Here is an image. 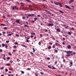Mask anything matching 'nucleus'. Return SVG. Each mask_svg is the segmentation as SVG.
<instances>
[{
    "label": "nucleus",
    "mask_w": 76,
    "mask_h": 76,
    "mask_svg": "<svg viewBox=\"0 0 76 76\" xmlns=\"http://www.w3.org/2000/svg\"><path fill=\"white\" fill-rule=\"evenodd\" d=\"M66 53L67 54H66V56L67 57H69L70 56V54H72L73 53V51L69 50V51H66Z\"/></svg>",
    "instance_id": "obj_1"
},
{
    "label": "nucleus",
    "mask_w": 76,
    "mask_h": 76,
    "mask_svg": "<svg viewBox=\"0 0 76 76\" xmlns=\"http://www.w3.org/2000/svg\"><path fill=\"white\" fill-rule=\"evenodd\" d=\"M54 3L56 5H57V6H58V5H59V4L60 3H59L58 2H56V1H54Z\"/></svg>",
    "instance_id": "obj_2"
},
{
    "label": "nucleus",
    "mask_w": 76,
    "mask_h": 76,
    "mask_svg": "<svg viewBox=\"0 0 76 76\" xmlns=\"http://www.w3.org/2000/svg\"><path fill=\"white\" fill-rule=\"evenodd\" d=\"M28 16H29V17H32V16H35V15L34 14H29L28 15Z\"/></svg>",
    "instance_id": "obj_3"
},
{
    "label": "nucleus",
    "mask_w": 76,
    "mask_h": 76,
    "mask_svg": "<svg viewBox=\"0 0 76 76\" xmlns=\"http://www.w3.org/2000/svg\"><path fill=\"white\" fill-rule=\"evenodd\" d=\"M18 9V8H17V6H15L14 7H13V8H12V10H14V9Z\"/></svg>",
    "instance_id": "obj_4"
},
{
    "label": "nucleus",
    "mask_w": 76,
    "mask_h": 76,
    "mask_svg": "<svg viewBox=\"0 0 76 76\" xmlns=\"http://www.w3.org/2000/svg\"><path fill=\"white\" fill-rule=\"evenodd\" d=\"M56 31L58 32H61V30H60L59 28H57L56 29Z\"/></svg>",
    "instance_id": "obj_5"
},
{
    "label": "nucleus",
    "mask_w": 76,
    "mask_h": 76,
    "mask_svg": "<svg viewBox=\"0 0 76 76\" xmlns=\"http://www.w3.org/2000/svg\"><path fill=\"white\" fill-rule=\"evenodd\" d=\"M67 48L68 49H71V48H72V47H71V46L70 45H69L67 46Z\"/></svg>",
    "instance_id": "obj_6"
},
{
    "label": "nucleus",
    "mask_w": 76,
    "mask_h": 76,
    "mask_svg": "<svg viewBox=\"0 0 76 76\" xmlns=\"http://www.w3.org/2000/svg\"><path fill=\"white\" fill-rule=\"evenodd\" d=\"M65 7H66V8H67V9H71L70 7H68V6L67 5H65Z\"/></svg>",
    "instance_id": "obj_7"
},
{
    "label": "nucleus",
    "mask_w": 76,
    "mask_h": 76,
    "mask_svg": "<svg viewBox=\"0 0 76 76\" xmlns=\"http://www.w3.org/2000/svg\"><path fill=\"white\" fill-rule=\"evenodd\" d=\"M16 23H18V24H20V22H19V20H16Z\"/></svg>",
    "instance_id": "obj_8"
},
{
    "label": "nucleus",
    "mask_w": 76,
    "mask_h": 76,
    "mask_svg": "<svg viewBox=\"0 0 76 76\" xmlns=\"http://www.w3.org/2000/svg\"><path fill=\"white\" fill-rule=\"evenodd\" d=\"M75 1V0H71L69 1V3H73V1Z\"/></svg>",
    "instance_id": "obj_9"
},
{
    "label": "nucleus",
    "mask_w": 76,
    "mask_h": 76,
    "mask_svg": "<svg viewBox=\"0 0 76 76\" xmlns=\"http://www.w3.org/2000/svg\"><path fill=\"white\" fill-rule=\"evenodd\" d=\"M55 44L56 46H57V47L58 46L60 47V45L59 44V43H56Z\"/></svg>",
    "instance_id": "obj_10"
},
{
    "label": "nucleus",
    "mask_w": 76,
    "mask_h": 76,
    "mask_svg": "<svg viewBox=\"0 0 76 76\" xmlns=\"http://www.w3.org/2000/svg\"><path fill=\"white\" fill-rule=\"evenodd\" d=\"M48 26H54V24H49L48 25Z\"/></svg>",
    "instance_id": "obj_11"
},
{
    "label": "nucleus",
    "mask_w": 76,
    "mask_h": 76,
    "mask_svg": "<svg viewBox=\"0 0 76 76\" xmlns=\"http://www.w3.org/2000/svg\"><path fill=\"white\" fill-rule=\"evenodd\" d=\"M21 46H22L23 47H25V48H27V47L25 46V45H23L22 44L21 45Z\"/></svg>",
    "instance_id": "obj_12"
},
{
    "label": "nucleus",
    "mask_w": 76,
    "mask_h": 76,
    "mask_svg": "<svg viewBox=\"0 0 76 76\" xmlns=\"http://www.w3.org/2000/svg\"><path fill=\"white\" fill-rule=\"evenodd\" d=\"M10 63L6 64V66H10Z\"/></svg>",
    "instance_id": "obj_13"
},
{
    "label": "nucleus",
    "mask_w": 76,
    "mask_h": 76,
    "mask_svg": "<svg viewBox=\"0 0 76 76\" xmlns=\"http://www.w3.org/2000/svg\"><path fill=\"white\" fill-rule=\"evenodd\" d=\"M59 5L60 7H63V5H62V4H60V3L59 4Z\"/></svg>",
    "instance_id": "obj_14"
},
{
    "label": "nucleus",
    "mask_w": 76,
    "mask_h": 76,
    "mask_svg": "<svg viewBox=\"0 0 76 76\" xmlns=\"http://www.w3.org/2000/svg\"><path fill=\"white\" fill-rule=\"evenodd\" d=\"M70 64V67H72V64H73V63L72 62H71Z\"/></svg>",
    "instance_id": "obj_15"
},
{
    "label": "nucleus",
    "mask_w": 76,
    "mask_h": 76,
    "mask_svg": "<svg viewBox=\"0 0 76 76\" xmlns=\"http://www.w3.org/2000/svg\"><path fill=\"white\" fill-rule=\"evenodd\" d=\"M61 33L63 35L64 37L65 36V35H64V33H63V31H61Z\"/></svg>",
    "instance_id": "obj_16"
},
{
    "label": "nucleus",
    "mask_w": 76,
    "mask_h": 76,
    "mask_svg": "<svg viewBox=\"0 0 76 76\" xmlns=\"http://www.w3.org/2000/svg\"><path fill=\"white\" fill-rule=\"evenodd\" d=\"M1 45L2 46V47H4L5 46V45H4V43L2 44Z\"/></svg>",
    "instance_id": "obj_17"
},
{
    "label": "nucleus",
    "mask_w": 76,
    "mask_h": 76,
    "mask_svg": "<svg viewBox=\"0 0 76 76\" xmlns=\"http://www.w3.org/2000/svg\"><path fill=\"white\" fill-rule=\"evenodd\" d=\"M5 48H7H7L8 47V46H7V45H5Z\"/></svg>",
    "instance_id": "obj_18"
},
{
    "label": "nucleus",
    "mask_w": 76,
    "mask_h": 76,
    "mask_svg": "<svg viewBox=\"0 0 76 76\" xmlns=\"http://www.w3.org/2000/svg\"><path fill=\"white\" fill-rule=\"evenodd\" d=\"M73 53V54H70V56H73V55H74V54H76V53L75 52H74Z\"/></svg>",
    "instance_id": "obj_19"
},
{
    "label": "nucleus",
    "mask_w": 76,
    "mask_h": 76,
    "mask_svg": "<svg viewBox=\"0 0 76 76\" xmlns=\"http://www.w3.org/2000/svg\"><path fill=\"white\" fill-rule=\"evenodd\" d=\"M26 1L27 2H28V3L31 2V1L29 0H26Z\"/></svg>",
    "instance_id": "obj_20"
},
{
    "label": "nucleus",
    "mask_w": 76,
    "mask_h": 76,
    "mask_svg": "<svg viewBox=\"0 0 76 76\" xmlns=\"http://www.w3.org/2000/svg\"><path fill=\"white\" fill-rule=\"evenodd\" d=\"M1 26H6V25H5L4 24H1L0 25Z\"/></svg>",
    "instance_id": "obj_21"
},
{
    "label": "nucleus",
    "mask_w": 76,
    "mask_h": 76,
    "mask_svg": "<svg viewBox=\"0 0 76 76\" xmlns=\"http://www.w3.org/2000/svg\"><path fill=\"white\" fill-rule=\"evenodd\" d=\"M13 48H14V49H15V48H17V46H14L13 47Z\"/></svg>",
    "instance_id": "obj_22"
},
{
    "label": "nucleus",
    "mask_w": 76,
    "mask_h": 76,
    "mask_svg": "<svg viewBox=\"0 0 76 76\" xmlns=\"http://www.w3.org/2000/svg\"><path fill=\"white\" fill-rule=\"evenodd\" d=\"M68 34H69V35H71L72 34V33L70 32H68Z\"/></svg>",
    "instance_id": "obj_23"
},
{
    "label": "nucleus",
    "mask_w": 76,
    "mask_h": 76,
    "mask_svg": "<svg viewBox=\"0 0 76 76\" xmlns=\"http://www.w3.org/2000/svg\"><path fill=\"white\" fill-rule=\"evenodd\" d=\"M34 19V21H36L38 19L37 18H35Z\"/></svg>",
    "instance_id": "obj_24"
},
{
    "label": "nucleus",
    "mask_w": 76,
    "mask_h": 76,
    "mask_svg": "<svg viewBox=\"0 0 76 76\" xmlns=\"http://www.w3.org/2000/svg\"><path fill=\"white\" fill-rule=\"evenodd\" d=\"M59 12H60V13H63V12L61 10H59Z\"/></svg>",
    "instance_id": "obj_25"
},
{
    "label": "nucleus",
    "mask_w": 76,
    "mask_h": 76,
    "mask_svg": "<svg viewBox=\"0 0 76 76\" xmlns=\"http://www.w3.org/2000/svg\"><path fill=\"white\" fill-rule=\"evenodd\" d=\"M12 35V34H8L7 35L8 37H9V36H11Z\"/></svg>",
    "instance_id": "obj_26"
},
{
    "label": "nucleus",
    "mask_w": 76,
    "mask_h": 76,
    "mask_svg": "<svg viewBox=\"0 0 76 76\" xmlns=\"http://www.w3.org/2000/svg\"><path fill=\"white\" fill-rule=\"evenodd\" d=\"M20 72H21V73L22 74H24V72H23V71H20Z\"/></svg>",
    "instance_id": "obj_27"
},
{
    "label": "nucleus",
    "mask_w": 76,
    "mask_h": 76,
    "mask_svg": "<svg viewBox=\"0 0 76 76\" xmlns=\"http://www.w3.org/2000/svg\"><path fill=\"white\" fill-rule=\"evenodd\" d=\"M41 42H39L38 43V44L39 45H41Z\"/></svg>",
    "instance_id": "obj_28"
},
{
    "label": "nucleus",
    "mask_w": 76,
    "mask_h": 76,
    "mask_svg": "<svg viewBox=\"0 0 76 76\" xmlns=\"http://www.w3.org/2000/svg\"><path fill=\"white\" fill-rule=\"evenodd\" d=\"M48 66V67L49 68H50V69H52V67H51V66Z\"/></svg>",
    "instance_id": "obj_29"
},
{
    "label": "nucleus",
    "mask_w": 76,
    "mask_h": 76,
    "mask_svg": "<svg viewBox=\"0 0 76 76\" xmlns=\"http://www.w3.org/2000/svg\"><path fill=\"white\" fill-rule=\"evenodd\" d=\"M33 52L34 53H35V48H33Z\"/></svg>",
    "instance_id": "obj_30"
},
{
    "label": "nucleus",
    "mask_w": 76,
    "mask_h": 76,
    "mask_svg": "<svg viewBox=\"0 0 76 76\" xmlns=\"http://www.w3.org/2000/svg\"><path fill=\"white\" fill-rule=\"evenodd\" d=\"M51 46H49L48 47V49L50 50V49H51Z\"/></svg>",
    "instance_id": "obj_31"
},
{
    "label": "nucleus",
    "mask_w": 76,
    "mask_h": 76,
    "mask_svg": "<svg viewBox=\"0 0 76 76\" xmlns=\"http://www.w3.org/2000/svg\"><path fill=\"white\" fill-rule=\"evenodd\" d=\"M10 63H12H12H13V61H12V60H10Z\"/></svg>",
    "instance_id": "obj_32"
},
{
    "label": "nucleus",
    "mask_w": 76,
    "mask_h": 76,
    "mask_svg": "<svg viewBox=\"0 0 76 76\" xmlns=\"http://www.w3.org/2000/svg\"><path fill=\"white\" fill-rule=\"evenodd\" d=\"M31 69L30 68H28L27 69V70H30Z\"/></svg>",
    "instance_id": "obj_33"
},
{
    "label": "nucleus",
    "mask_w": 76,
    "mask_h": 76,
    "mask_svg": "<svg viewBox=\"0 0 76 76\" xmlns=\"http://www.w3.org/2000/svg\"><path fill=\"white\" fill-rule=\"evenodd\" d=\"M4 69V66H3L2 67H1V70H3Z\"/></svg>",
    "instance_id": "obj_34"
},
{
    "label": "nucleus",
    "mask_w": 76,
    "mask_h": 76,
    "mask_svg": "<svg viewBox=\"0 0 76 76\" xmlns=\"http://www.w3.org/2000/svg\"><path fill=\"white\" fill-rule=\"evenodd\" d=\"M24 26H25V27H28V26H28V25H25Z\"/></svg>",
    "instance_id": "obj_35"
},
{
    "label": "nucleus",
    "mask_w": 76,
    "mask_h": 76,
    "mask_svg": "<svg viewBox=\"0 0 76 76\" xmlns=\"http://www.w3.org/2000/svg\"><path fill=\"white\" fill-rule=\"evenodd\" d=\"M17 61H18V62H19V61H20V60L19 59H17Z\"/></svg>",
    "instance_id": "obj_36"
},
{
    "label": "nucleus",
    "mask_w": 76,
    "mask_h": 76,
    "mask_svg": "<svg viewBox=\"0 0 76 76\" xmlns=\"http://www.w3.org/2000/svg\"><path fill=\"white\" fill-rule=\"evenodd\" d=\"M48 13L49 14V15H51V12H48Z\"/></svg>",
    "instance_id": "obj_37"
},
{
    "label": "nucleus",
    "mask_w": 76,
    "mask_h": 76,
    "mask_svg": "<svg viewBox=\"0 0 76 76\" xmlns=\"http://www.w3.org/2000/svg\"><path fill=\"white\" fill-rule=\"evenodd\" d=\"M15 45H18V43L17 42H15Z\"/></svg>",
    "instance_id": "obj_38"
},
{
    "label": "nucleus",
    "mask_w": 76,
    "mask_h": 76,
    "mask_svg": "<svg viewBox=\"0 0 76 76\" xmlns=\"http://www.w3.org/2000/svg\"><path fill=\"white\" fill-rule=\"evenodd\" d=\"M10 57H8L7 58V60H10Z\"/></svg>",
    "instance_id": "obj_39"
},
{
    "label": "nucleus",
    "mask_w": 76,
    "mask_h": 76,
    "mask_svg": "<svg viewBox=\"0 0 76 76\" xmlns=\"http://www.w3.org/2000/svg\"><path fill=\"white\" fill-rule=\"evenodd\" d=\"M5 71L6 72H8V69H5Z\"/></svg>",
    "instance_id": "obj_40"
},
{
    "label": "nucleus",
    "mask_w": 76,
    "mask_h": 76,
    "mask_svg": "<svg viewBox=\"0 0 76 76\" xmlns=\"http://www.w3.org/2000/svg\"><path fill=\"white\" fill-rule=\"evenodd\" d=\"M2 33H3V35H4V34H6V32H2Z\"/></svg>",
    "instance_id": "obj_41"
},
{
    "label": "nucleus",
    "mask_w": 76,
    "mask_h": 76,
    "mask_svg": "<svg viewBox=\"0 0 76 76\" xmlns=\"http://www.w3.org/2000/svg\"><path fill=\"white\" fill-rule=\"evenodd\" d=\"M9 55H10V56H12V53H9Z\"/></svg>",
    "instance_id": "obj_42"
},
{
    "label": "nucleus",
    "mask_w": 76,
    "mask_h": 76,
    "mask_svg": "<svg viewBox=\"0 0 76 76\" xmlns=\"http://www.w3.org/2000/svg\"><path fill=\"white\" fill-rule=\"evenodd\" d=\"M4 29H5V30L7 29V27H4Z\"/></svg>",
    "instance_id": "obj_43"
},
{
    "label": "nucleus",
    "mask_w": 76,
    "mask_h": 76,
    "mask_svg": "<svg viewBox=\"0 0 76 76\" xmlns=\"http://www.w3.org/2000/svg\"><path fill=\"white\" fill-rule=\"evenodd\" d=\"M30 53H31L32 55H33L34 54V53H32V52H31Z\"/></svg>",
    "instance_id": "obj_44"
},
{
    "label": "nucleus",
    "mask_w": 76,
    "mask_h": 76,
    "mask_svg": "<svg viewBox=\"0 0 76 76\" xmlns=\"http://www.w3.org/2000/svg\"><path fill=\"white\" fill-rule=\"evenodd\" d=\"M47 60H50V58L49 57H48L47 58Z\"/></svg>",
    "instance_id": "obj_45"
},
{
    "label": "nucleus",
    "mask_w": 76,
    "mask_h": 76,
    "mask_svg": "<svg viewBox=\"0 0 76 76\" xmlns=\"http://www.w3.org/2000/svg\"><path fill=\"white\" fill-rule=\"evenodd\" d=\"M2 49H0V53H2Z\"/></svg>",
    "instance_id": "obj_46"
},
{
    "label": "nucleus",
    "mask_w": 76,
    "mask_h": 76,
    "mask_svg": "<svg viewBox=\"0 0 76 76\" xmlns=\"http://www.w3.org/2000/svg\"><path fill=\"white\" fill-rule=\"evenodd\" d=\"M57 61H56L55 63V64H57Z\"/></svg>",
    "instance_id": "obj_47"
},
{
    "label": "nucleus",
    "mask_w": 76,
    "mask_h": 76,
    "mask_svg": "<svg viewBox=\"0 0 76 76\" xmlns=\"http://www.w3.org/2000/svg\"><path fill=\"white\" fill-rule=\"evenodd\" d=\"M35 75L36 76H38V74H37V73H36L35 74Z\"/></svg>",
    "instance_id": "obj_48"
},
{
    "label": "nucleus",
    "mask_w": 76,
    "mask_h": 76,
    "mask_svg": "<svg viewBox=\"0 0 76 76\" xmlns=\"http://www.w3.org/2000/svg\"><path fill=\"white\" fill-rule=\"evenodd\" d=\"M26 42H28V43L29 42V40L28 39H27Z\"/></svg>",
    "instance_id": "obj_49"
},
{
    "label": "nucleus",
    "mask_w": 76,
    "mask_h": 76,
    "mask_svg": "<svg viewBox=\"0 0 76 76\" xmlns=\"http://www.w3.org/2000/svg\"><path fill=\"white\" fill-rule=\"evenodd\" d=\"M52 48H55V45H53Z\"/></svg>",
    "instance_id": "obj_50"
},
{
    "label": "nucleus",
    "mask_w": 76,
    "mask_h": 76,
    "mask_svg": "<svg viewBox=\"0 0 76 76\" xmlns=\"http://www.w3.org/2000/svg\"><path fill=\"white\" fill-rule=\"evenodd\" d=\"M25 18H26L25 17H23V19H25Z\"/></svg>",
    "instance_id": "obj_51"
},
{
    "label": "nucleus",
    "mask_w": 76,
    "mask_h": 76,
    "mask_svg": "<svg viewBox=\"0 0 76 76\" xmlns=\"http://www.w3.org/2000/svg\"><path fill=\"white\" fill-rule=\"evenodd\" d=\"M75 28H74L73 27H72L71 28L72 30H74V29Z\"/></svg>",
    "instance_id": "obj_52"
},
{
    "label": "nucleus",
    "mask_w": 76,
    "mask_h": 76,
    "mask_svg": "<svg viewBox=\"0 0 76 76\" xmlns=\"http://www.w3.org/2000/svg\"><path fill=\"white\" fill-rule=\"evenodd\" d=\"M49 44H50V45H52L53 44V43L51 42H49Z\"/></svg>",
    "instance_id": "obj_53"
},
{
    "label": "nucleus",
    "mask_w": 76,
    "mask_h": 76,
    "mask_svg": "<svg viewBox=\"0 0 76 76\" xmlns=\"http://www.w3.org/2000/svg\"><path fill=\"white\" fill-rule=\"evenodd\" d=\"M6 42H7V43H9V41H6Z\"/></svg>",
    "instance_id": "obj_54"
},
{
    "label": "nucleus",
    "mask_w": 76,
    "mask_h": 76,
    "mask_svg": "<svg viewBox=\"0 0 76 76\" xmlns=\"http://www.w3.org/2000/svg\"><path fill=\"white\" fill-rule=\"evenodd\" d=\"M26 24L27 25H28V24H29V23H28V22L27 21L26 22Z\"/></svg>",
    "instance_id": "obj_55"
},
{
    "label": "nucleus",
    "mask_w": 76,
    "mask_h": 76,
    "mask_svg": "<svg viewBox=\"0 0 76 76\" xmlns=\"http://www.w3.org/2000/svg\"><path fill=\"white\" fill-rule=\"evenodd\" d=\"M41 75H44V73L41 72L40 73Z\"/></svg>",
    "instance_id": "obj_56"
},
{
    "label": "nucleus",
    "mask_w": 76,
    "mask_h": 76,
    "mask_svg": "<svg viewBox=\"0 0 76 76\" xmlns=\"http://www.w3.org/2000/svg\"><path fill=\"white\" fill-rule=\"evenodd\" d=\"M37 16L38 17H39H39H41V15H38Z\"/></svg>",
    "instance_id": "obj_57"
},
{
    "label": "nucleus",
    "mask_w": 76,
    "mask_h": 76,
    "mask_svg": "<svg viewBox=\"0 0 76 76\" xmlns=\"http://www.w3.org/2000/svg\"><path fill=\"white\" fill-rule=\"evenodd\" d=\"M15 35L17 36V37H19V35H18V34H16Z\"/></svg>",
    "instance_id": "obj_58"
},
{
    "label": "nucleus",
    "mask_w": 76,
    "mask_h": 76,
    "mask_svg": "<svg viewBox=\"0 0 76 76\" xmlns=\"http://www.w3.org/2000/svg\"><path fill=\"white\" fill-rule=\"evenodd\" d=\"M22 10H25V7H23L22 8Z\"/></svg>",
    "instance_id": "obj_59"
},
{
    "label": "nucleus",
    "mask_w": 76,
    "mask_h": 76,
    "mask_svg": "<svg viewBox=\"0 0 76 76\" xmlns=\"http://www.w3.org/2000/svg\"><path fill=\"white\" fill-rule=\"evenodd\" d=\"M52 69H56V68H55V67H53L52 68Z\"/></svg>",
    "instance_id": "obj_60"
},
{
    "label": "nucleus",
    "mask_w": 76,
    "mask_h": 76,
    "mask_svg": "<svg viewBox=\"0 0 76 76\" xmlns=\"http://www.w3.org/2000/svg\"><path fill=\"white\" fill-rule=\"evenodd\" d=\"M55 51L56 52V53H57L58 52V51L57 50H55Z\"/></svg>",
    "instance_id": "obj_61"
},
{
    "label": "nucleus",
    "mask_w": 76,
    "mask_h": 76,
    "mask_svg": "<svg viewBox=\"0 0 76 76\" xmlns=\"http://www.w3.org/2000/svg\"><path fill=\"white\" fill-rule=\"evenodd\" d=\"M8 73H12V72H10V71H9Z\"/></svg>",
    "instance_id": "obj_62"
},
{
    "label": "nucleus",
    "mask_w": 76,
    "mask_h": 76,
    "mask_svg": "<svg viewBox=\"0 0 76 76\" xmlns=\"http://www.w3.org/2000/svg\"><path fill=\"white\" fill-rule=\"evenodd\" d=\"M63 40H65V39H65V38L63 37Z\"/></svg>",
    "instance_id": "obj_63"
},
{
    "label": "nucleus",
    "mask_w": 76,
    "mask_h": 76,
    "mask_svg": "<svg viewBox=\"0 0 76 76\" xmlns=\"http://www.w3.org/2000/svg\"><path fill=\"white\" fill-rule=\"evenodd\" d=\"M11 75H12L9 74V75H8V76H11Z\"/></svg>",
    "instance_id": "obj_64"
}]
</instances>
